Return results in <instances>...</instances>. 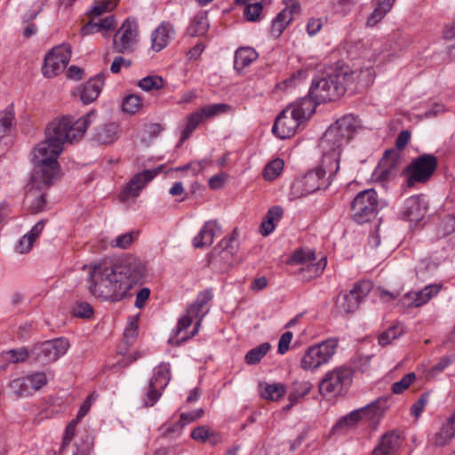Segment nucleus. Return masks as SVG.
Returning a JSON list of instances; mask_svg holds the SVG:
<instances>
[{"label":"nucleus","mask_w":455,"mask_h":455,"mask_svg":"<svg viewBox=\"0 0 455 455\" xmlns=\"http://www.w3.org/2000/svg\"><path fill=\"white\" fill-rule=\"evenodd\" d=\"M14 120L13 106H8L3 112H0V138H3L12 126Z\"/></svg>","instance_id":"79ce46f5"},{"label":"nucleus","mask_w":455,"mask_h":455,"mask_svg":"<svg viewBox=\"0 0 455 455\" xmlns=\"http://www.w3.org/2000/svg\"><path fill=\"white\" fill-rule=\"evenodd\" d=\"M170 379V365L167 363L160 364L156 369L150 380L148 390L146 394V406H153L158 401L162 395V390L168 385Z\"/></svg>","instance_id":"dca6fc26"},{"label":"nucleus","mask_w":455,"mask_h":455,"mask_svg":"<svg viewBox=\"0 0 455 455\" xmlns=\"http://www.w3.org/2000/svg\"><path fill=\"white\" fill-rule=\"evenodd\" d=\"M283 161L276 158L269 162L264 168L263 176L266 180H274L283 169Z\"/></svg>","instance_id":"a18cd8bd"},{"label":"nucleus","mask_w":455,"mask_h":455,"mask_svg":"<svg viewBox=\"0 0 455 455\" xmlns=\"http://www.w3.org/2000/svg\"><path fill=\"white\" fill-rule=\"evenodd\" d=\"M71 58V46L61 44L53 47L45 56L42 71L44 76L53 77L61 73Z\"/></svg>","instance_id":"f8f14e48"},{"label":"nucleus","mask_w":455,"mask_h":455,"mask_svg":"<svg viewBox=\"0 0 455 455\" xmlns=\"http://www.w3.org/2000/svg\"><path fill=\"white\" fill-rule=\"evenodd\" d=\"M405 333V327L401 323L391 325L388 329L379 335L378 341L382 347L389 345L394 339H398Z\"/></svg>","instance_id":"473e14b6"},{"label":"nucleus","mask_w":455,"mask_h":455,"mask_svg":"<svg viewBox=\"0 0 455 455\" xmlns=\"http://www.w3.org/2000/svg\"><path fill=\"white\" fill-rule=\"evenodd\" d=\"M138 25L133 19H126L114 36L113 44L120 53L129 52L137 41Z\"/></svg>","instance_id":"f3484780"},{"label":"nucleus","mask_w":455,"mask_h":455,"mask_svg":"<svg viewBox=\"0 0 455 455\" xmlns=\"http://www.w3.org/2000/svg\"><path fill=\"white\" fill-rule=\"evenodd\" d=\"M372 288L373 284L369 280L357 282L348 293L339 299L338 307L346 314L355 312Z\"/></svg>","instance_id":"4468645a"},{"label":"nucleus","mask_w":455,"mask_h":455,"mask_svg":"<svg viewBox=\"0 0 455 455\" xmlns=\"http://www.w3.org/2000/svg\"><path fill=\"white\" fill-rule=\"evenodd\" d=\"M323 20L322 18H310L307 24V32L309 36L316 35L322 28Z\"/></svg>","instance_id":"e2e57ef3"},{"label":"nucleus","mask_w":455,"mask_h":455,"mask_svg":"<svg viewBox=\"0 0 455 455\" xmlns=\"http://www.w3.org/2000/svg\"><path fill=\"white\" fill-rule=\"evenodd\" d=\"M427 207L421 196L409 197L404 204L403 216L411 222H419L425 216Z\"/></svg>","instance_id":"5701e85b"},{"label":"nucleus","mask_w":455,"mask_h":455,"mask_svg":"<svg viewBox=\"0 0 455 455\" xmlns=\"http://www.w3.org/2000/svg\"><path fill=\"white\" fill-rule=\"evenodd\" d=\"M103 84L104 76L101 74H99L87 81L81 92V100L84 104H89L94 101L98 98Z\"/></svg>","instance_id":"bb28decb"},{"label":"nucleus","mask_w":455,"mask_h":455,"mask_svg":"<svg viewBox=\"0 0 455 455\" xmlns=\"http://www.w3.org/2000/svg\"><path fill=\"white\" fill-rule=\"evenodd\" d=\"M386 15V12H384L379 6L375 5L373 12L367 19L366 25L368 27H374L379 21H381Z\"/></svg>","instance_id":"680f3d73"},{"label":"nucleus","mask_w":455,"mask_h":455,"mask_svg":"<svg viewBox=\"0 0 455 455\" xmlns=\"http://www.w3.org/2000/svg\"><path fill=\"white\" fill-rule=\"evenodd\" d=\"M164 80L159 76H148L138 82V86L145 92L159 90L164 87Z\"/></svg>","instance_id":"c03bdc74"},{"label":"nucleus","mask_w":455,"mask_h":455,"mask_svg":"<svg viewBox=\"0 0 455 455\" xmlns=\"http://www.w3.org/2000/svg\"><path fill=\"white\" fill-rule=\"evenodd\" d=\"M184 426H186V425L184 424L181 418H180V420L173 424H171V423L164 424L161 427V430L163 432V435H170L175 434V433L180 434L181 432L182 428L184 427Z\"/></svg>","instance_id":"13d9d810"},{"label":"nucleus","mask_w":455,"mask_h":455,"mask_svg":"<svg viewBox=\"0 0 455 455\" xmlns=\"http://www.w3.org/2000/svg\"><path fill=\"white\" fill-rule=\"evenodd\" d=\"M69 342L65 338H58L37 343L30 349V361L41 365L55 362L66 354Z\"/></svg>","instance_id":"1a4fd4ad"},{"label":"nucleus","mask_w":455,"mask_h":455,"mask_svg":"<svg viewBox=\"0 0 455 455\" xmlns=\"http://www.w3.org/2000/svg\"><path fill=\"white\" fill-rule=\"evenodd\" d=\"M270 347L271 346L269 343L264 342L259 346L251 349L250 351L247 352L244 357L246 363L250 365L259 363L269 351Z\"/></svg>","instance_id":"4c0bfd02"},{"label":"nucleus","mask_w":455,"mask_h":455,"mask_svg":"<svg viewBox=\"0 0 455 455\" xmlns=\"http://www.w3.org/2000/svg\"><path fill=\"white\" fill-rule=\"evenodd\" d=\"M4 357L9 363H17L27 359L30 360V350L25 347L11 349L4 353Z\"/></svg>","instance_id":"49530a36"},{"label":"nucleus","mask_w":455,"mask_h":455,"mask_svg":"<svg viewBox=\"0 0 455 455\" xmlns=\"http://www.w3.org/2000/svg\"><path fill=\"white\" fill-rule=\"evenodd\" d=\"M26 202L28 204V210L31 213L40 212L45 206V195L40 194L36 196L33 191H29L26 196Z\"/></svg>","instance_id":"37998d69"},{"label":"nucleus","mask_w":455,"mask_h":455,"mask_svg":"<svg viewBox=\"0 0 455 455\" xmlns=\"http://www.w3.org/2000/svg\"><path fill=\"white\" fill-rule=\"evenodd\" d=\"M288 107L284 108L276 117L272 127V132L280 139H286L293 136L297 128L302 122Z\"/></svg>","instance_id":"a211bd4d"},{"label":"nucleus","mask_w":455,"mask_h":455,"mask_svg":"<svg viewBox=\"0 0 455 455\" xmlns=\"http://www.w3.org/2000/svg\"><path fill=\"white\" fill-rule=\"evenodd\" d=\"M291 22V14L287 11H282L277 14V16L273 20L272 26L270 29V34L273 37H279L288 24Z\"/></svg>","instance_id":"f704fd0d"},{"label":"nucleus","mask_w":455,"mask_h":455,"mask_svg":"<svg viewBox=\"0 0 455 455\" xmlns=\"http://www.w3.org/2000/svg\"><path fill=\"white\" fill-rule=\"evenodd\" d=\"M141 108V99L135 94L124 98L122 105L123 111L131 115L137 113Z\"/></svg>","instance_id":"de8ad7c7"},{"label":"nucleus","mask_w":455,"mask_h":455,"mask_svg":"<svg viewBox=\"0 0 455 455\" xmlns=\"http://www.w3.org/2000/svg\"><path fill=\"white\" fill-rule=\"evenodd\" d=\"M27 376L29 382H31L33 392L39 390L42 387L45 386L48 381L46 374L42 371H38Z\"/></svg>","instance_id":"5fc2aeb1"},{"label":"nucleus","mask_w":455,"mask_h":455,"mask_svg":"<svg viewBox=\"0 0 455 455\" xmlns=\"http://www.w3.org/2000/svg\"><path fill=\"white\" fill-rule=\"evenodd\" d=\"M220 231V227L216 220L206 221L199 233L193 238V246L195 248H203L212 245L215 235Z\"/></svg>","instance_id":"b1692460"},{"label":"nucleus","mask_w":455,"mask_h":455,"mask_svg":"<svg viewBox=\"0 0 455 455\" xmlns=\"http://www.w3.org/2000/svg\"><path fill=\"white\" fill-rule=\"evenodd\" d=\"M292 336L291 331H285L282 334L278 342V353L280 355H283L289 350Z\"/></svg>","instance_id":"0e129e2a"},{"label":"nucleus","mask_w":455,"mask_h":455,"mask_svg":"<svg viewBox=\"0 0 455 455\" xmlns=\"http://www.w3.org/2000/svg\"><path fill=\"white\" fill-rule=\"evenodd\" d=\"M78 424V419H73L71 422L68 424L65 429V433L62 439V443L60 448V454H62L66 448L69 445L70 442L75 436L76 434V427Z\"/></svg>","instance_id":"8fccbe9b"},{"label":"nucleus","mask_w":455,"mask_h":455,"mask_svg":"<svg viewBox=\"0 0 455 455\" xmlns=\"http://www.w3.org/2000/svg\"><path fill=\"white\" fill-rule=\"evenodd\" d=\"M285 394V387L281 383L267 384L261 395L267 400L277 401Z\"/></svg>","instance_id":"a19ab883"},{"label":"nucleus","mask_w":455,"mask_h":455,"mask_svg":"<svg viewBox=\"0 0 455 455\" xmlns=\"http://www.w3.org/2000/svg\"><path fill=\"white\" fill-rule=\"evenodd\" d=\"M174 34L172 26L169 22H163L151 35L152 49L160 52L168 45Z\"/></svg>","instance_id":"393cba45"},{"label":"nucleus","mask_w":455,"mask_h":455,"mask_svg":"<svg viewBox=\"0 0 455 455\" xmlns=\"http://www.w3.org/2000/svg\"><path fill=\"white\" fill-rule=\"evenodd\" d=\"M416 379V374L414 372H410L403 376L402 379L397 382H395L392 385V392L395 394H402L404 390H406L411 384Z\"/></svg>","instance_id":"3c124183"},{"label":"nucleus","mask_w":455,"mask_h":455,"mask_svg":"<svg viewBox=\"0 0 455 455\" xmlns=\"http://www.w3.org/2000/svg\"><path fill=\"white\" fill-rule=\"evenodd\" d=\"M212 291L210 289L198 293L196 300L187 307L185 314L179 319L177 326L178 333L188 328L194 320L196 322L191 337L198 332L203 318L209 311L208 308L204 310V307L212 299Z\"/></svg>","instance_id":"0eeeda50"},{"label":"nucleus","mask_w":455,"mask_h":455,"mask_svg":"<svg viewBox=\"0 0 455 455\" xmlns=\"http://www.w3.org/2000/svg\"><path fill=\"white\" fill-rule=\"evenodd\" d=\"M327 264L325 257L321 258L316 263H309L300 268V273L307 279H312L320 275L324 270Z\"/></svg>","instance_id":"58836bf2"},{"label":"nucleus","mask_w":455,"mask_h":455,"mask_svg":"<svg viewBox=\"0 0 455 455\" xmlns=\"http://www.w3.org/2000/svg\"><path fill=\"white\" fill-rule=\"evenodd\" d=\"M163 168L164 165H159L155 169L144 170L135 174L124 188V194L130 196H137L140 191L162 172Z\"/></svg>","instance_id":"4be33fe9"},{"label":"nucleus","mask_w":455,"mask_h":455,"mask_svg":"<svg viewBox=\"0 0 455 455\" xmlns=\"http://www.w3.org/2000/svg\"><path fill=\"white\" fill-rule=\"evenodd\" d=\"M204 410L203 409H197L191 412H183L180 414V418L183 420L184 424H189L191 422L196 421V419H200L204 415Z\"/></svg>","instance_id":"774afa93"},{"label":"nucleus","mask_w":455,"mask_h":455,"mask_svg":"<svg viewBox=\"0 0 455 455\" xmlns=\"http://www.w3.org/2000/svg\"><path fill=\"white\" fill-rule=\"evenodd\" d=\"M96 116V111L92 110L77 120L71 116H63L48 124L45 140L34 149L35 169L31 174L33 188L46 189L59 178L58 157L64 144L80 140Z\"/></svg>","instance_id":"f257e3e1"},{"label":"nucleus","mask_w":455,"mask_h":455,"mask_svg":"<svg viewBox=\"0 0 455 455\" xmlns=\"http://www.w3.org/2000/svg\"><path fill=\"white\" fill-rule=\"evenodd\" d=\"M246 4L243 14L247 20L256 21L262 11V4L260 2H250L243 3Z\"/></svg>","instance_id":"09e8293b"},{"label":"nucleus","mask_w":455,"mask_h":455,"mask_svg":"<svg viewBox=\"0 0 455 455\" xmlns=\"http://www.w3.org/2000/svg\"><path fill=\"white\" fill-rule=\"evenodd\" d=\"M400 163V153L396 149L386 150L377 169L379 178L383 180H388L396 176Z\"/></svg>","instance_id":"412c9836"},{"label":"nucleus","mask_w":455,"mask_h":455,"mask_svg":"<svg viewBox=\"0 0 455 455\" xmlns=\"http://www.w3.org/2000/svg\"><path fill=\"white\" fill-rule=\"evenodd\" d=\"M411 140V132L408 130L402 131L395 141V147L397 151L403 150Z\"/></svg>","instance_id":"338daca9"},{"label":"nucleus","mask_w":455,"mask_h":455,"mask_svg":"<svg viewBox=\"0 0 455 455\" xmlns=\"http://www.w3.org/2000/svg\"><path fill=\"white\" fill-rule=\"evenodd\" d=\"M118 130V124L108 123L97 128L94 138L101 144H109L117 139Z\"/></svg>","instance_id":"c756f323"},{"label":"nucleus","mask_w":455,"mask_h":455,"mask_svg":"<svg viewBox=\"0 0 455 455\" xmlns=\"http://www.w3.org/2000/svg\"><path fill=\"white\" fill-rule=\"evenodd\" d=\"M283 213V208L280 206H273L267 211L265 220L260 225L262 235L267 236L273 232L276 222L281 220Z\"/></svg>","instance_id":"7c9ffc66"},{"label":"nucleus","mask_w":455,"mask_h":455,"mask_svg":"<svg viewBox=\"0 0 455 455\" xmlns=\"http://www.w3.org/2000/svg\"><path fill=\"white\" fill-rule=\"evenodd\" d=\"M428 402V395L423 394L420 395V397L418 399V401L413 403V405L411 408V413L412 416L418 418L422 413L426 404Z\"/></svg>","instance_id":"bf43d9fd"},{"label":"nucleus","mask_w":455,"mask_h":455,"mask_svg":"<svg viewBox=\"0 0 455 455\" xmlns=\"http://www.w3.org/2000/svg\"><path fill=\"white\" fill-rule=\"evenodd\" d=\"M372 81L370 69L352 70L348 66H342L314 78L308 96L315 105L334 101L347 92L356 93L364 91Z\"/></svg>","instance_id":"7ed1b4c3"},{"label":"nucleus","mask_w":455,"mask_h":455,"mask_svg":"<svg viewBox=\"0 0 455 455\" xmlns=\"http://www.w3.org/2000/svg\"><path fill=\"white\" fill-rule=\"evenodd\" d=\"M443 285L438 283L427 285L419 291L406 293L401 299L403 307H419L427 304L433 297L436 296L442 290Z\"/></svg>","instance_id":"aec40b11"},{"label":"nucleus","mask_w":455,"mask_h":455,"mask_svg":"<svg viewBox=\"0 0 455 455\" xmlns=\"http://www.w3.org/2000/svg\"><path fill=\"white\" fill-rule=\"evenodd\" d=\"M315 259V252L310 250H297L291 256V261L294 263H307Z\"/></svg>","instance_id":"603ef678"},{"label":"nucleus","mask_w":455,"mask_h":455,"mask_svg":"<svg viewBox=\"0 0 455 455\" xmlns=\"http://www.w3.org/2000/svg\"><path fill=\"white\" fill-rule=\"evenodd\" d=\"M453 363L451 356L442 357L437 363L432 366L428 371L430 377H435L443 371L449 365Z\"/></svg>","instance_id":"4d7b16f0"},{"label":"nucleus","mask_w":455,"mask_h":455,"mask_svg":"<svg viewBox=\"0 0 455 455\" xmlns=\"http://www.w3.org/2000/svg\"><path fill=\"white\" fill-rule=\"evenodd\" d=\"M331 169V165L324 164L322 160L319 166L308 171L301 180L303 193L308 195L320 189H326L339 171L335 170L332 172Z\"/></svg>","instance_id":"9b49d317"},{"label":"nucleus","mask_w":455,"mask_h":455,"mask_svg":"<svg viewBox=\"0 0 455 455\" xmlns=\"http://www.w3.org/2000/svg\"><path fill=\"white\" fill-rule=\"evenodd\" d=\"M378 211L379 198L373 188L359 192L351 203V216L358 224L370 222Z\"/></svg>","instance_id":"39448f33"},{"label":"nucleus","mask_w":455,"mask_h":455,"mask_svg":"<svg viewBox=\"0 0 455 455\" xmlns=\"http://www.w3.org/2000/svg\"><path fill=\"white\" fill-rule=\"evenodd\" d=\"M145 275V267L140 259L128 256L115 265L100 263L90 271L92 283L90 292L102 300L119 301L131 296L130 290L140 283Z\"/></svg>","instance_id":"f03ea898"},{"label":"nucleus","mask_w":455,"mask_h":455,"mask_svg":"<svg viewBox=\"0 0 455 455\" xmlns=\"http://www.w3.org/2000/svg\"><path fill=\"white\" fill-rule=\"evenodd\" d=\"M93 315L92 307L87 302H79L73 308V315L80 318H90Z\"/></svg>","instance_id":"864d4df0"},{"label":"nucleus","mask_w":455,"mask_h":455,"mask_svg":"<svg viewBox=\"0 0 455 455\" xmlns=\"http://www.w3.org/2000/svg\"><path fill=\"white\" fill-rule=\"evenodd\" d=\"M134 236L132 233H125L117 236L115 240L110 242L112 247L120 249H127L133 242Z\"/></svg>","instance_id":"6e6d98bb"},{"label":"nucleus","mask_w":455,"mask_h":455,"mask_svg":"<svg viewBox=\"0 0 455 455\" xmlns=\"http://www.w3.org/2000/svg\"><path fill=\"white\" fill-rule=\"evenodd\" d=\"M238 237V230L235 228L228 239H222L214 248L213 252L221 250L222 253L234 254L236 251L237 244H235Z\"/></svg>","instance_id":"ea45409f"},{"label":"nucleus","mask_w":455,"mask_h":455,"mask_svg":"<svg viewBox=\"0 0 455 455\" xmlns=\"http://www.w3.org/2000/svg\"><path fill=\"white\" fill-rule=\"evenodd\" d=\"M353 371L349 367L339 366L325 373L319 384L323 395H339L352 383Z\"/></svg>","instance_id":"9d476101"},{"label":"nucleus","mask_w":455,"mask_h":455,"mask_svg":"<svg viewBox=\"0 0 455 455\" xmlns=\"http://www.w3.org/2000/svg\"><path fill=\"white\" fill-rule=\"evenodd\" d=\"M11 389L19 396H27L33 394L31 382L28 376L14 379L10 382Z\"/></svg>","instance_id":"e433bc0d"},{"label":"nucleus","mask_w":455,"mask_h":455,"mask_svg":"<svg viewBox=\"0 0 455 455\" xmlns=\"http://www.w3.org/2000/svg\"><path fill=\"white\" fill-rule=\"evenodd\" d=\"M34 243L35 242L26 234L16 245V251L20 253L28 252L31 250Z\"/></svg>","instance_id":"69168bd1"},{"label":"nucleus","mask_w":455,"mask_h":455,"mask_svg":"<svg viewBox=\"0 0 455 455\" xmlns=\"http://www.w3.org/2000/svg\"><path fill=\"white\" fill-rule=\"evenodd\" d=\"M385 403V400L379 398L364 407L351 411L335 424L333 430L338 431L339 429L349 428L362 419H374L375 418H379L384 411Z\"/></svg>","instance_id":"ddd939ff"},{"label":"nucleus","mask_w":455,"mask_h":455,"mask_svg":"<svg viewBox=\"0 0 455 455\" xmlns=\"http://www.w3.org/2000/svg\"><path fill=\"white\" fill-rule=\"evenodd\" d=\"M313 100L308 98H302L296 103L291 104L288 108L291 110H295L293 113L301 121L308 118L314 112L315 107L313 105Z\"/></svg>","instance_id":"2f4dec72"},{"label":"nucleus","mask_w":455,"mask_h":455,"mask_svg":"<svg viewBox=\"0 0 455 455\" xmlns=\"http://www.w3.org/2000/svg\"><path fill=\"white\" fill-rule=\"evenodd\" d=\"M209 28L207 16L205 13H199L193 19L188 28V33L191 36H198L206 33Z\"/></svg>","instance_id":"c9c22d12"},{"label":"nucleus","mask_w":455,"mask_h":455,"mask_svg":"<svg viewBox=\"0 0 455 455\" xmlns=\"http://www.w3.org/2000/svg\"><path fill=\"white\" fill-rule=\"evenodd\" d=\"M359 126V121L353 115H346L331 124L319 141L323 162L331 165V172L339 170L341 148L347 145Z\"/></svg>","instance_id":"20e7f679"},{"label":"nucleus","mask_w":455,"mask_h":455,"mask_svg":"<svg viewBox=\"0 0 455 455\" xmlns=\"http://www.w3.org/2000/svg\"><path fill=\"white\" fill-rule=\"evenodd\" d=\"M116 25L114 15L107 16L103 19H92L83 26L81 33L83 36H88L98 32H107L114 29Z\"/></svg>","instance_id":"a878e982"},{"label":"nucleus","mask_w":455,"mask_h":455,"mask_svg":"<svg viewBox=\"0 0 455 455\" xmlns=\"http://www.w3.org/2000/svg\"><path fill=\"white\" fill-rule=\"evenodd\" d=\"M229 108L225 103L212 104L201 108L199 110L190 114L188 116L187 125L182 132L180 143H183L195 131L197 125L204 120L213 117L220 113H224Z\"/></svg>","instance_id":"2eb2a0df"},{"label":"nucleus","mask_w":455,"mask_h":455,"mask_svg":"<svg viewBox=\"0 0 455 455\" xmlns=\"http://www.w3.org/2000/svg\"><path fill=\"white\" fill-rule=\"evenodd\" d=\"M403 441L399 430H389L379 437L371 455H393L402 448Z\"/></svg>","instance_id":"6ab92c4d"},{"label":"nucleus","mask_w":455,"mask_h":455,"mask_svg":"<svg viewBox=\"0 0 455 455\" xmlns=\"http://www.w3.org/2000/svg\"><path fill=\"white\" fill-rule=\"evenodd\" d=\"M257 52L251 47H240L235 54L234 68L242 71L258 59Z\"/></svg>","instance_id":"c85d7f7f"},{"label":"nucleus","mask_w":455,"mask_h":455,"mask_svg":"<svg viewBox=\"0 0 455 455\" xmlns=\"http://www.w3.org/2000/svg\"><path fill=\"white\" fill-rule=\"evenodd\" d=\"M437 165V157L432 154H423L414 158L403 172L408 186L427 183L432 178Z\"/></svg>","instance_id":"6e6552de"},{"label":"nucleus","mask_w":455,"mask_h":455,"mask_svg":"<svg viewBox=\"0 0 455 455\" xmlns=\"http://www.w3.org/2000/svg\"><path fill=\"white\" fill-rule=\"evenodd\" d=\"M455 437V411L443 424L440 431L434 436V445L444 446Z\"/></svg>","instance_id":"cd10ccee"},{"label":"nucleus","mask_w":455,"mask_h":455,"mask_svg":"<svg viewBox=\"0 0 455 455\" xmlns=\"http://www.w3.org/2000/svg\"><path fill=\"white\" fill-rule=\"evenodd\" d=\"M313 385L309 381H293L289 393V401L299 402L312 389Z\"/></svg>","instance_id":"72a5a7b5"},{"label":"nucleus","mask_w":455,"mask_h":455,"mask_svg":"<svg viewBox=\"0 0 455 455\" xmlns=\"http://www.w3.org/2000/svg\"><path fill=\"white\" fill-rule=\"evenodd\" d=\"M338 343L336 338H330L309 347L300 360V367L305 371H315L327 363L334 355Z\"/></svg>","instance_id":"423d86ee"},{"label":"nucleus","mask_w":455,"mask_h":455,"mask_svg":"<svg viewBox=\"0 0 455 455\" xmlns=\"http://www.w3.org/2000/svg\"><path fill=\"white\" fill-rule=\"evenodd\" d=\"M191 437L202 443H204L210 437V429L206 426L197 427L191 432Z\"/></svg>","instance_id":"052dcab7"}]
</instances>
